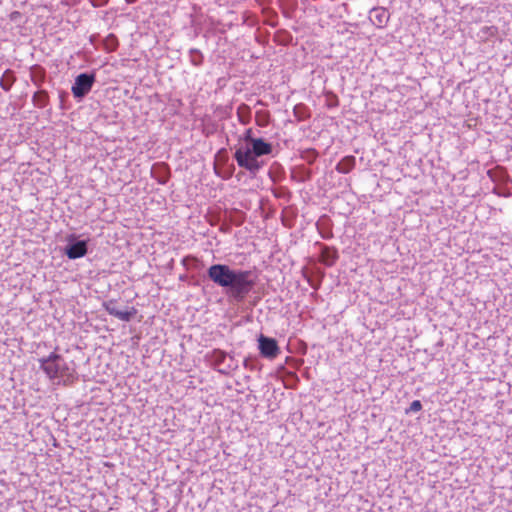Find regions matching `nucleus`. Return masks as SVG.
I'll return each instance as SVG.
<instances>
[{"mask_svg": "<svg viewBox=\"0 0 512 512\" xmlns=\"http://www.w3.org/2000/svg\"><path fill=\"white\" fill-rule=\"evenodd\" d=\"M316 245H318L321 250L320 261L328 267L333 266L339 258L338 250L333 246H328L320 242H317Z\"/></svg>", "mask_w": 512, "mask_h": 512, "instance_id": "1a4fd4ad", "label": "nucleus"}, {"mask_svg": "<svg viewBox=\"0 0 512 512\" xmlns=\"http://www.w3.org/2000/svg\"><path fill=\"white\" fill-rule=\"evenodd\" d=\"M137 0H126L127 3H135Z\"/></svg>", "mask_w": 512, "mask_h": 512, "instance_id": "f704fd0d", "label": "nucleus"}, {"mask_svg": "<svg viewBox=\"0 0 512 512\" xmlns=\"http://www.w3.org/2000/svg\"><path fill=\"white\" fill-rule=\"evenodd\" d=\"M228 358V353L221 349H213L205 355V360L209 365L219 372Z\"/></svg>", "mask_w": 512, "mask_h": 512, "instance_id": "9d476101", "label": "nucleus"}, {"mask_svg": "<svg viewBox=\"0 0 512 512\" xmlns=\"http://www.w3.org/2000/svg\"><path fill=\"white\" fill-rule=\"evenodd\" d=\"M89 239H79L76 234L66 236V245L63 249L64 255L70 260L84 257L88 253Z\"/></svg>", "mask_w": 512, "mask_h": 512, "instance_id": "20e7f679", "label": "nucleus"}, {"mask_svg": "<svg viewBox=\"0 0 512 512\" xmlns=\"http://www.w3.org/2000/svg\"><path fill=\"white\" fill-rule=\"evenodd\" d=\"M369 18L375 26L382 28L389 20V13L386 9L377 7L371 9Z\"/></svg>", "mask_w": 512, "mask_h": 512, "instance_id": "9b49d317", "label": "nucleus"}, {"mask_svg": "<svg viewBox=\"0 0 512 512\" xmlns=\"http://www.w3.org/2000/svg\"><path fill=\"white\" fill-rule=\"evenodd\" d=\"M40 368L51 379H61L64 384L75 380V371L69 367L62 355L52 352L49 356L39 359Z\"/></svg>", "mask_w": 512, "mask_h": 512, "instance_id": "7ed1b4c3", "label": "nucleus"}, {"mask_svg": "<svg viewBox=\"0 0 512 512\" xmlns=\"http://www.w3.org/2000/svg\"><path fill=\"white\" fill-rule=\"evenodd\" d=\"M33 96L34 97L40 96V93L38 91H36V92H34Z\"/></svg>", "mask_w": 512, "mask_h": 512, "instance_id": "c9c22d12", "label": "nucleus"}, {"mask_svg": "<svg viewBox=\"0 0 512 512\" xmlns=\"http://www.w3.org/2000/svg\"><path fill=\"white\" fill-rule=\"evenodd\" d=\"M312 177V171L305 168L303 165L296 166L292 171V179L299 182L309 181Z\"/></svg>", "mask_w": 512, "mask_h": 512, "instance_id": "4468645a", "label": "nucleus"}, {"mask_svg": "<svg viewBox=\"0 0 512 512\" xmlns=\"http://www.w3.org/2000/svg\"><path fill=\"white\" fill-rule=\"evenodd\" d=\"M95 82V77L90 73H81L75 79L72 91L74 96H85Z\"/></svg>", "mask_w": 512, "mask_h": 512, "instance_id": "0eeeda50", "label": "nucleus"}, {"mask_svg": "<svg viewBox=\"0 0 512 512\" xmlns=\"http://www.w3.org/2000/svg\"><path fill=\"white\" fill-rule=\"evenodd\" d=\"M290 375H291L293 378H295V379H297V380H298V377H297V375H296L295 373L291 372V373H290Z\"/></svg>", "mask_w": 512, "mask_h": 512, "instance_id": "72a5a7b5", "label": "nucleus"}, {"mask_svg": "<svg viewBox=\"0 0 512 512\" xmlns=\"http://www.w3.org/2000/svg\"><path fill=\"white\" fill-rule=\"evenodd\" d=\"M273 152V145L266 141L264 138H257L252 143L239 144L235 148L233 154L239 167L247 170L253 177L265 165V161L261 157L271 155Z\"/></svg>", "mask_w": 512, "mask_h": 512, "instance_id": "f03ea898", "label": "nucleus"}, {"mask_svg": "<svg viewBox=\"0 0 512 512\" xmlns=\"http://www.w3.org/2000/svg\"><path fill=\"white\" fill-rule=\"evenodd\" d=\"M151 176L154 178L159 184H166L171 177V170L167 163L165 162H156L151 167Z\"/></svg>", "mask_w": 512, "mask_h": 512, "instance_id": "6e6552de", "label": "nucleus"}, {"mask_svg": "<svg viewBox=\"0 0 512 512\" xmlns=\"http://www.w3.org/2000/svg\"><path fill=\"white\" fill-rule=\"evenodd\" d=\"M239 121L242 124H248L251 119V110L248 106L242 104L237 110Z\"/></svg>", "mask_w": 512, "mask_h": 512, "instance_id": "aec40b11", "label": "nucleus"}, {"mask_svg": "<svg viewBox=\"0 0 512 512\" xmlns=\"http://www.w3.org/2000/svg\"><path fill=\"white\" fill-rule=\"evenodd\" d=\"M243 366L249 370H257L258 369V361L256 358L248 357L244 360Z\"/></svg>", "mask_w": 512, "mask_h": 512, "instance_id": "cd10ccee", "label": "nucleus"}, {"mask_svg": "<svg viewBox=\"0 0 512 512\" xmlns=\"http://www.w3.org/2000/svg\"><path fill=\"white\" fill-rule=\"evenodd\" d=\"M270 120V115L268 111L265 110H259L255 113V121L256 124L260 127H265L268 125Z\"/></svg>", "mask_w": 512, "mask_h": 512, "instance_id": "5701e85b", "label": "nucleus"}, {"mask_svg": "<svg viewBox=\"0 0 512 512\" xmlns=\"http://www.w3.org/2000/svg\"><path fill=\"white\" fill-rule=\"evenodd\" d=\"M117 304V301L114 300V299H110L108 301H105L103 302V308L105 309V311L109 314V315H112L122 321H125V322H129L131 321L134 316L137 314V309H135L134 307H131L129 310H119L116 306Z\"/></svg>", "mask_w": 512, "mask_h": 512, "instance_id": "423d86ee", "label": "nucleus"}, {"mask_svg": "<svg viewBox=\"0 0 512 512\" xmlns=\"http://www.w3.org/2000/svg\"><path fill=\"white\" fill-rule=\"evenodd\" d=\"M229 157L226 149H220L215 155L214 169L219 170L220 167L229 165Z\"/></svg>", "mask_w": 512, "mask_h": 512, "instance_id": "dca6fc26", "label": "nucleus"}, {"mask_svg": "<svg viewBox=\"0 0 512 512\" xmlns=\"http://www.w3.org/2000/svg\"><path fill=\"white\" fill-rule=\"evenodd\" d=\"M207 278L220 287L230 303L241 304L256 285V277L250 270L233 268L227 264H212L206 270Z\"/></svg>", "mask_w": 512, "mask_h": 512, "instance_id": "f257e3e1", "label": "nucleus"}, {"mask_svg": "<svg viewBox=\"0 0 512 512\" xmlns=\"http://www.w3.org/2000/svg\"><path fill=\"white\" fill-rule=\"evenodd\" d=\"M294 115L299 121L308 119L311 114L307 106L302 103L296 104L293 108Z\"/></svg>", "mask_w": 512, "mask_h": 512, "instance_id": "a211bd4d", "label": "nucleus"}, {"mask_svg": "<svg viewBox=\"0 0 512 512\" xmlns=\"http://www.w3.org/2000/svg\"><path fill=\"white\" fill-rule=\"evenodd\" d=\"M47 100H48V98H36V97L32 98L34 105L39 106V107H44L46 105Z\"/></svg>", "mask_w": 512, "mask_h": 512, "instance_id": "7c9ffc66", "label": "nucleus"}, {"mask_svg": "<svg viewBox=\"0 0 512 512\" xmlns=\"http://www.w3.org/2000/svg\"><path fill=\"white\" fill-rule=\"evenodd\" d=\"M338 105V98H325V106H327L329 109L335 108Z\"/></svg>", "mask_w": 512, "mask_h": 512, "instance_id": "c756f323", "label": "nucleus"}, {"mask_svg": "<svg viewBox=\"0 0 512 512\" xmlns=\"http://www.w3.org/2000/svg\"><path fill=\"white\" fill-rule=\"evenodd\" d=\"M319 153L314 148H307L300 151V158L308 164H313L318 158Z\"/></svg>", "mask_w": 512, "mask_h": 512, "instance_id": "6ab92c4d", "label": "nucleus"}, {"mask_svg": "<svg viewBox=\"0 0 512 512\" xmlns=\"http://www.w3.org/2000/svg\"><path fill=\"white\" fill-rule=\"evenodd\" d=\"M257 104L263 105V102L261 100L257 101Z\"/></svg>", "mask_w": 512, "mask_h": 512, "instance_id": "4c0bfd02", "label": "nucleus"}, {"mask_svg": "<svg viewBox=\"0 0 512 512\" xmlns=\"http://www.w3.org/2000/svg\"><path fill=\"white\" fill-rule=\"evenodd\" d=\"M1 84H2V86L4 87V89H7V87H6V86H5V84H4V80H2V81H1Z\"/></svg>", "mask_w": 512, "mask_h": 512, "instance_id": "e433bc0d", "label": "nucleus"}, {"mask_svg": "<svg viewBox=\"0 0 512 512\" xmlns=\"http://www.w3.org/2000/svg\"><path fill=\"white\" fill-rule=\"evenodd\" d=\"M316 227L318 229V232L320 233L321 237L323 239H331L333 237V232H332V221L330 219L329 216L327 215H322L317 223H316Z\"/></svg>", "mask_w": 512, "mask_h": 512, "instance_id": "f8f14e48", "label": "nucleus"}, {"mask_svg": "<svg viewBox=\"0 0 512 512\" xmlns=\"http://www.w3.org/2000/svg\"><path fill=\"white\" fill-rule=\"evenodd\" d=\"M59 99H60V104H61V105H62V104H64V101H65V99H66V98L61 97V98H59Z\"/></svg>", "mask_w": 512, "mask_h": 512, "instance_id": "473e14b6", "label": "nucleus"}, {"mask_svg": "<svg viewBox=\"0 0 512 512\" xmlns=\"http://www.w3.org/2000/svg\"><path fill=\"white\" fill-rule=\"evenodd\" d=\"M422 409V403L419 400H414L409 408L406 410V413H416Z\"/></svg>", "mask_w": 512, "mask_h": 512, "instance_id": "c85d7f7f", "label": "nucleus"}, {"mask_svg": "<svg viewBox=\"0 0 512 512\" xmlns=\"http://www.w3.org/2000/svg\"><path fill=\"white\" fill-rule=\"evenodd\" d=\"M235 171L234 164H229L227 166L220 167L219 170L215 171L217 175L221 176L223 179H229L233 176Z\"/></svg>", "mask_w": 512, "mask_h": 512, "instance_id": "393cba45", "label": "nucleus"}, {"mask_svg": "<svg viewBox=\"0 0 512 512\" xmlns=\"http://www.w3.org/2000/svg\"><path fill=\"white\" fill-rule=\"evenodd\" d=\"M271 191L278 199H285L286 201H289L292 197L291 191L285 186L273 188Z\"/></svg>", "mask_w": 512, "mask_h": 512, "instance_id": "4be33fe9", "label": "nucleus"}, {"mask_svg": "<svg viewBox=\"0 0 512 512\" xmlns=\"http://www.w3.org/2000/svg\"><path fill=\"white\" fill-rule=\"evenodd\" d=\"M257 341L258 349L262 357L272 360L279 355L280 348L275 338L260 334Z\"/></svg>", "mask_w": 512, "mask_h": 512, "instance_id": "39448f33", "label": "nucleus"}, {"mask_svg": "<svg viewBox=\"0 0 512 512\" xmlns=\"http://www.w3.org/2000/svg\"><path fill=\"white\" fill-rule=\"evenodd\" d=\"M355 164L356 158L353 155H347L337 163L335 169L339 173L347 174L355 167Z\"/></svg>", "mask_w": 512, "mask_h": 512, "instance_id": "ddd939ff", "label": "nucleus"}, {"mask_svg": "<svg viewBox=\"0 0 512 512\" xmlns=\"http://www.w3.org/2000/svg\"><path fill=\"white\" fill-rule=\"evenodd\" d=\"M296 216L297 214L291 206L285 207L281 214V222L285 227L292 228L294 226Z\"/></svg>", "mask_w": 512, "mask_h": 512, "instance_id": "2eb2a0df", "label": "nucleus"}, {"mask_svg": "<svg viewBox=\"0 0 512 512\" xmlns=\"http://www.w3.org/2000/svg\"><path fill=\"white\" fill-rule=\"evenodd\" d=\"M189 261H197V259L193 256H186L182 259L183 265H188Z\"/></svg>", "mask_w": 512, "mask_h": 512, "instance_id": "2f4dec72", "label": "nucleus"}, {"mask_svg": "<svg viewBox=\"0 0 512 512\" xmlns=\"http://www.w3.org/2000/svg\"><path fill=\"white\" fill-rule=\"evenodd\" d=\"M258 137L254 135L252 128L246 129L243 135L240 137L241 144L252 143L253 140H257Z\"/></svg>", "mask_w": 512, "mask_h": 512, "instance_id": "bb28decb", "label": "nucleus"}, {"mask_svg": "<svg viewBox=\"0 0 512 512\" xmlns=\"http://www.w3.org/2000/svg\"><path fill=\"white\" fill-rule=\"evenodd\" d=\"M104 46L110 52L115 51L118 47L117 37L113 34L108 35L104 40Z\"/></svg>", "mask_w": 512, "mask_h": 512, "instance_id": "a878e982", "label": "nucleus"}, {"mask_svg": "<svg viewBox=\"0 0 512 512\" xmlns=\"http://www.w3.org/2000/svg\"><path fill=\"white\" fill-rule=\"evenodd\" d=\"M238 368V362L234 359L232 355L228 354V358L224 363L223 367L219 369V373L222 375H230L232 371H235Z\"/></svg>", "mask_w": 512, "mask_h": 512, "instance_id": "f3484780", "label": "nucleus"}, {"mask_svg": "<svg viewBox=\"0 0 512 512\" xmlns=\"http://www.w3.org/2000/svg\"><path fill=\"white\" fill-rule=\"evenodd\" d=\"M189 60L190 63L196 67H199L203 64L204 56L198 49H190L189 51Z\"/></svg>", "mask_w": 512, "mask_h": 512, "instance_id": "412c9836", "label": "nucleus"}, {"mask_svg": "<svg viewBox=\"0 0 512 512\" xmlns=\"http://www.w3.org/2000/svg\"><path fill=\"white\" fill-rule=\"evenodd\" d=\"M324 276L325 274L323 271L317 272V279L313 278L312 276H308L306 273H304L305 279L307 280L309 285L315 290H318L320 288Z\"/></svg>", "mask_w": 512, "mask_h": 512, "instance_id": "b1692460", "label": "nucleus"}]
</instances>
